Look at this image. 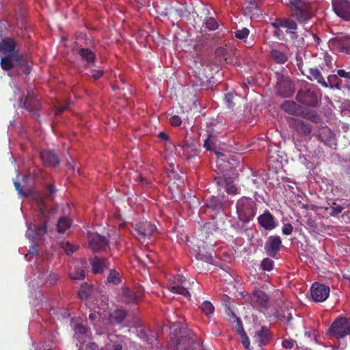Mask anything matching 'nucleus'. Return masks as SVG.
Instances as JSON below:
<instances>
[{"instance_id":"1","label":"nucleus","mask_w":350,"mask_h":350,"mask_svg":"<svg viewBox=\"0 0 350 350\" xmlns=\"http://www.w3.org/2000/svg\"><path fill=\"white\" fill-rule=\"evenodd\" d=\"M15 48V42L11 38L3 39L0 42V53L4 54L1 57V66L4 70L22 66L23 59Z\"/></svg>"},{"instance_id":"2","label":"nucleus","mask_w":350,"mask_h":350,"mask_svg":"<svg viewBox=\"0 0 350 350\" xmlns=\"http://www.w3.org/2000/svg\"><path fill=\"white\" fill-rule=\"evenodd\" d=\"M40 214L41 221H44V224H42L38 226H35L32 223H27V230L26 232V237L29 240H33L36 239H40L41 237L46 232V222L50 219V215L54 213V210L51 209L49 213L47 210V207L42 203L39 205Z\"/></svg>"},{"instance_id":"3","label":"nucleus","mask_w":350,"mask_h":350,"mask_svg":"<svg viewBox=\"0 0 350 350\" xmlns=\"http://www.w3.org/2000/svg\"><path fill=\"white\" fill-rule=\"evenodd\" d=\"M236 208L239 219L243 223L249 222L256 215V204L250 198L242 197L240 198L237 202Z\"/></svg>"},{"instance_id":"4","label":"nucleus","mask_w":350,"mask_h":350,"mask_svg":"<svg viewBox=\"0 0 350 350\" xmlns=\"http://www.w3.org/2000/svg\"><path fill=\"white\" fill-rule=\"evenodd\" d=\"M33 278L30 282L32 286L39 287L44 284H53L57 280L58 275L55 273L49 271L45 266L40 265L36 268Z\"/></svg>"},{"instance_id":"5","label":"nucleus","mask_w":350,"mask_h":350,"mask_svg":"<svg viewBox=\"0 0 350 350\" xmlns=\"http://www.w3.org/2000/svg\"><path fill=\"white\" fill-rule=\"evenodd\" d=\"M245 300L250 306L260 312H265L269 306V297L262 291L256 289L245 297Z\"/></svg>"},{"instance_id":"6","label":"nucleus","mask_w":350,"mask_h":350,"mask_svg":"<svg viewBox=\"0 0 350 350\" xmlns=\"http://www.w3.org/2000/svg\"><path fill=\"white\" fill-rule=\"evenodd\" d=\"M286 4L298 20H306L311 15V8L308 3L300 0H287Z\"/></svg>"},{"instance_id":"7","label":"nucleus","mask_w":350,"mask_h":350,"mask_svg":"<svg viewBox=\"0 0 350 350\" xmlns=\"http://www.w3.org/2000/svg\"><path fill=\"white\" fill-rule=\"evenodd\" d=\"M133 226L135 231L134 235L139 241L150 237L156 230V227L148 221H135L133 224Z\"/></svg>"},{"instance_id":"8","label":"nucleus","mask_w":350,"mask_h":350,"mask_svg":"<svg viewBox=\"0 0 350 350\" xmlns=\"http://www.w3.org/2000/svg\"><path fill=\"white\" fill-rule=\"evenodd\" d=\"M330 332L337 338H343L350 334V319H337L332 324Z\"/></svg>"},{"instance_id":"9","label":"nucleus","mask_w":350,"mask_h":350,"mask_svg":"<svg viewBox=\"0 0 350 350\" xmlns=\"http://www.w3.org/2000/svg\"><path fill=\"white\" fill-rule=\"evenodd\" d=\"M332 8L338 16L350 21V3L348 0H332Z\"/></svg>"},{"instance_id":"10","label":"nucleus","mask_w":350,"mask_h":350,"mask_svg":"<svg viewBox=\"0 0 350 350\" xmlns=\"http://www.w3.org/2000/svg\"><path fill=\"white\" fill-rule=\"evenodd\" d=\"M329 287L318 282L314 283L311 286V296L317 302H323L329 295Z\"/></svg>"},{"instance_id":"11","label":"nucleus","mask_w":350,"mask_h":350,"mask_svg":"<svg viewBox=\"0 0 350 350\" xmlns=\"http://www.w3.org/2000/svg\"><path fill=\"white\" fill-rule=\"evenodd\" d=\"M89 246L94 252H98L106 248L108 241L104 237L98 233L89 232L88 234Z\"/></svg>"},{"instance_id":"12","label":"nucleus","mask_w":350,"mask_h":350,"mask_svg":"<svg viewBox=\"0 0 350 350\" xmlns=\"http://www.w3.org/2000/svg\"><path fill=\"white\" fill-rule=\"evenodd\" d=\"M276 93L282 97H289L294 93L293 83L288 77H282L277 83Z\"/></svg>"},{"instance_id":"13","label":"nucleus","mask_w":350,"mask_h":350,"mask_svg":"<svg viewBox=\"0 0 350 350\" xmlns=\"http://www.w3.org/2000/svg\"><path fill=\"white\" fill-rule=\"evenodd\" d=\"M144 293V289L142 287H139L136 291H133L128 288H122V301L129 304H137L139 300L142 298Z\"/></svg>"},{"instance_id":"14","label":"nucleus","mask_w":350,"mask_h":350,"mask_svg":"<svg viewBox=\"0 0 350 350\" xmlns=\"http://www.w3.org/2000/svg\"><path fill=\"white\" fill-rule=\"evenodd\" d=\"M185 281V278L181 275H177L173 278V284L169 286L170 291L173 293L179 294L187 297H190L189 291L182 284Z\"/></svg>"},{"instance_id":"15","label":"nucleus","mask_w":350,"mask_h":350,"mask_svg":"<svg viewBox=\"0 0 350 350\" xmlns=\"http://www.w3.org/2000/svg\"><path fill=\"white\" fill-rule=\"evenodd\" d=\"M297 100L301 103L312 106L317 103V95L315 92L310 90H300L297 96Z\"/></svg>"},{"instance_id":"16","label":"nucleus","mask_w":350,"mask_h":350,"mask_svg":"<svg viewBox=\"0 0 350 350\" xmlns=\"http://www.w3.org/2000/svg\"><path fill=\"white\" fill-rule=\"evenodd\" d=\"M258 222L267 230H272L277 226L275 219L268 211L258 216Z\"/></svg>"},{"instance_id":"17","label":"nucleus","mask_w":350,"mask_h":350,"mask_svg":"<svg viewBox=\"0 0 350 350\" xmlns=\"http://www.w3.org/2000/svg\"><path fill=\"white\" fill-rule=\"evenodd\" d=\"M39 105V100L36 98L33 92H28L26 98L20 102V106L29 112L36 110Z\"/></svg>"},{"instance_id":"18","label":"nucleus","mask_w":350,"mask_h":350,"mask_svg":"<svg viewBox=\"0 0 350 350\" xmlns=\"http://www.w3.org/2000/svg\"><path fill=\"white\" fill-rule=\"evenodd\" d=\"M282 241L279 236H271L265 245V250L269 256H274L280 248Z\"/></svg>"},{"instance_id":"19","label":"nucleus","mask_w":350,"mask_h":350,"mask_svg":"<svg viewBox=\"0 0 350 350\" xmlns=\"http://www.w3.org/2000/svg\"><path fill=\"white\" fill-rule=\"evenodd\" d=\"M75 335L79 342L84 344L90 340L91 332L88 328L81 324H77L74 328Z\"/></svg>"},{"instance_id":"20","label":"nucleus","mask_w":350,"mask_h":350,"mask_svg":"<svg viewBox=\"0 0 350 350\" xmlns=\"http://www.w3.org/2000/svg\"><path fill=\"white\" fill-rule=\"evenodd\" d=\"M243 12L245 16L250 17L251 19L258 17L259 15L258 0L245 2L243 6Z\"/></svg>"},{"instance_id":"21","label":"nucleus","mask_w":350,"mask_h":350,"mask_svg":"<svg viewBox=\"0 0 350 350\" xmlns=\"http://www.w3.org/2000/svg\"><path fill=\"white\" fill-rule=\"evenodd\" d=\"M232 319L236 322V329L237 333L240 335L241 338V342L243 345L246 349H250V340L245 332H244L241 321L239 318H238L234 313L232 312Z\"/></svg>"},{"instance_id":"22","label":"nucleus","mask_w":350,"mask_h":350,"mask_svg":"<svg viewBox=\"0 0 350 350\" xmlns=\"http://www.w3.org/2000/svg\"><path fill=\"white\" fill-rule=\"evenodd\" d=\"M40 158L46 166H55L59 160L56 154L50 150H44L40 152Z\"/></svg>"},{"instance_id":"23","label":"nucleus","mask_w":350,"mask_h":350,"mask_svg":"<svg viewBox=\"0 0 350 350\" xmlns=\"http://www.w3.org/2000/svg\"><path fill=\"white\" fill-rule=\"evenodd\" d=\"M318 138L327 145H331L334 141V135L327 126H323L317 133Z\"/></svg>"},{"instance_id":"24","label":"nucleus","mask_w":350,"mask_h":350,"mask_svg":"<svg viewBox=\"0 0 350 350\" xmlns=\"http://www.w3.org/2000/svg\"><path fill=\"white\" fill-rule=\"evenodd\" d=\"M91 265L94 273H103L105 269L108 268L107 261L105 258L95 257L92 259Z\"/></svg>"},{"instance_id":"25","label":"nucleus","mask_w":350,"mask_h":350,"mask_svg":"<svg viewBox=\"0 0 350 350\" xmlns=\"http://www.w3.org/2000/svg\"><path fill=\"white\" fill-rule=\"evenodd\" d=\"M282 109L291 115H298L301 113L299 105L291 100H286L282 105Z\"/></svg>"},{"instance_id":"26","label":"nucleus","mask_w":350,"mask_h":350,"mask_svg":"<svg viewBox=\"0 0 350 350\" xmlns=\"http://www.w3.org/2000/svg\"><path fill=\"white\" fill-rule=\"evenodd\" d=\"M309 75L308 76V79L311 81L316 80L319 83H320L323 87H328L326 81L323 77L320 70L317 68H310L308 71Z\"/></svg>"},{"instance_id":"27","label":"nucleus","mask_w":350,"mask_h":350,"mask_svg":"<svg viewBox=\"0 0 350 350\" xmlns=\"http://www.w3.org/2000/svg\"><path fill=\"white\" fill-rule=\"evenodd\" d=\"M291 124H293L295 129L303 135H308L311 132V127L308 124L305 123L300 120H294Z\"/></svg>"},{"instance_id":"28","label":"nucleus","mask_w":350,"mask_h":350,"mask_svg":"<svg viewBox=\"0 0 350 350\" xmlns=\"http://www.w3.org/2000/svg\"><path fill=\"white\" fill-rule=\"evenodd\" d=\"M255 337L260 346L265 345L269 337V329L266 327H262L261 329L256 333Z\"/></svg>"},{"instance_id":"29","label":"nucleus","mask_w":350,"mask_h":350,"mask_svg":"<svg viewBox=\"0 0 350 350\" xmlns=\"http://www.w3.org/2000/svg\"><path fill=\"white\" fill-rule=\"evenodd\" d=\"M270 54L271 57L277 64H283L288 59L286 55L279 50L273 49L271 51Z\"/></svg>"},{"instance_id":"30","label":"nucleus","mask_w":350,"mask_h":350,"mask_svg":"<svg viewBox=\"0 0 350 350\" xmlns=\"http://www.w3.org/2000/svg\"><path fill=\"white\" fill-rule=\"evenodd\" d=\"M126 317V312L122 310H117L109 315V321L112 323L119 324L122 322Z\"/></svg>"},{"instance_id":"31","label":"nucleus","mask_w":350,"mask_h":350,"mask_svg":"<svg viewBox=\"0 0 350 350\" xmlns=\"http://www.w3.org/2000/svg\"><path fill=\"white\" fill-rule=\"evenodd\" d=\"M191 146L188 144L178 145L176 147V154L183 158H189L192 155L190 154Z\"/></svg>"},{"instance_id":"32","label":"nucleus","mask_w":350,"mask_h":350,"mask_svg":"<svg viewBox=\"0 0 350 350\" xmlns=\"http://www.w3.org/2000/svg\"><path fill=\"white\" fill-rule=\"evenodd\" d=\"M71 225V221L66 217H63L59 219L57 224V231L60 233L64 232L67 229L70 228Z\"/></svg>"},{"instance_id":"33","label":"nucleus","mask_w":350,"mask_h":350,"mask_svg":"<svg viewBox=\"0 0 350 350\" xmlns=\"http://www.w3.org/2000/svg\"><path fill=\"white\" fill-rule=\"evenodd\" d=\"M80 55L82 59L88 64L93 63L95 59L94 54L89 49H82L80 51Z\"/></svg>"},{"instance_id":"34","label":"nucleus","mask_w":350,"mask_h":350,"mask_svg":"<svg viewBox=\"0 0 350 350\" xmlns=\"http://www.w3.org/2000/svg\"><path fill=\"white\" fill-rule=\"evenodd\" d=\"M279 25L280 27L289 30L291 33H293L294 31L297 29V24L295 22L288 19H284L280 21Z\"/></svg>"},{"instance_id":"35","label":"nucleus","mask_w":350,"mask_h":350,"mask_svg":"<svg viewBox=\"0 0 350 350\" xmlns=\"http://www.w3.org/2000/svg\"><path fill=\"white\" fill-rule=\"evenodd\" d=\"M200 308L206 316L212 314L215 310L213 305L208 301H203L201 304Z\"/></svg>"},{"instance_id":"36","label":"nucleus","mask_w":350,"mask_h":350,"mask_svg":"<svg viewBox=\"0 0 350 350\" xmlns=\"http://www.w3.org/2000/svg\"><path fill=\"white\" fill-rule=\"evenodd\" d=\"M91 293V287L88 284L81 285L78 295L80 299H85L88 297Z\"/></svg>"},{"instance_id":"37","label":"nucleus","mask_w":350,"mask_h":350,"mask_svg":"<svg viewBox=\"0 0 350 350\" xmlns=\"http://www.w3.org/2000/svg\"><path fill=\"white\" fill-rule=\"evenodd\" d=\"M60 247L67 255H71L77 248V246L70 244L68 242H62Z\"/></svg>"},{"instance_id":"38","label":"nucleus","mask_w":350,"mask_h":350,"mask_svg":"<svg viewBox=\"0 0 350 350\" xmlns=\"http://www.w3.org/2000/svg\"><path fill=\"white\" fill-rule=\"evenodd\" d=\"M274 262L270 258H265L261 262V267L263 270L269 271L273 269Z\"/></svg>"},{"instance_id":"39","label":"nucleus","mask_w":350,"mask_h":350,"mask_svg":"<svg viewBox=\"0 0 350 350\" xmlns=\"http://www.w3.org/2000/svg\"><path fill=\"white\" fill-rule=\"evenodd\" d=\"M206 27L210 30H215L218 27V23L216 20L212 17L206 19L205 22Z\"/></svg>"},{"instance_id":"40","label":"nucleus","mask_w":350,"mask_h":350,"mask_svg":"<svg viewBox=\"0 0 350 350\" xmlns=\"http://www.w3.org/2000/svg\"><path fill=\"white\" fill-rule=\"evenodd\" d=\"M249 30L247 28H243L242 29L237 30L234 32V36L238 39H245L249 35Z\"/></svg>"},{"instance_id":"41","label":"nucleus","mask_w":350,"mask_h":350,"mask_svg":"<svg viewBox=\"0 0 350 350\" xmlns=\"http://www.w3.org/2000/svg\"><path fill=\"white\" fill-rule=\"evenodd\" d=\"M70 277L72 280H83L85 278L84 271L82 269H80L75 272H70Z\"/></svg>"},{"instance_id":"42","label":"nucleus","mask_w":350,"mask_h":350,"mask_svg":"<svg viewBox=\"0 0 350 350\" xmlns=\"http://www.w3.org/2000/svg\"><path fill=\"white\" fill-rule=\"evenodd\" d=\"M337 76H338L340 77H344V78L350 79V72H346L345 70H342V69L338 70L337 75L329 76L328 79H329V81H331L332 79L336 78Z\"/></svg>"},{"instance_id":"43","label":"nucleus","mask_w":350,"mask_h":350,"mask_svg":"<svg viewBox=\"0 0 350 350\" xmlns=\"http://www.w3.org/2000/svg\"><path fill=\"white\" fill-rule=\"evenodd\" d=\"M214 137L210 133L208 134L207 138L204 142V147L207 150H211L212 149V145L214 144L213 142Z\"/></svg>"},{"instance_id":"44","label":"nucleus","mask_w":350,"mask_h":350,"mask_svg":"<svg viewBox=\"0 0 350 350\" xmlns=\"http://www.w3.org/2000/svg\"><path fill=\"white\" fill-rule=\"evenodd\" d=\"M197 258L208 263H213V256L211 254H202L199 253Z\"/></svg>"},{"instance_id":"45","label":"nucleus","mask_w":350,"mask_h":350,"mask_svg":"<svg viewBox=\"0 0 350 350\" xmlns=\"http://www.w3.org/2000/svg\"><path fill=\"white\" fill-rule=\"evenodd\" d=\"M118 273L116 271H111L107 277V281L113 284L119 282Z\"/></svg>"},{"instance_id":"46","label":"nucleus","mask_w":350,"mask_h":350,"mask_svg":"<svg viewBox=\"0 0 350 350\" xmlns=\"http://www.w3.org/2000/svg\"><path fill=\"white\" fill-rule=\"evenodd\" d=\"M340 44L342 50L350 53V37L345 38L342 40Z\"/></svg>"},{"instance_id":"47","label":"nucleus","mask_w":350,"mask_h":350,"mask_svg":"<svg viewBox=\"0 0 350 350\" xmlns=\"http://www.w3.org/2000/svg\"><path fill=\"white\" fill-rule=\"evenodd\" d=\"M226 53V51L224 48H219L216 50L215 54L217 57H219V58H222V59L219 60L220 63H222V62L226 61V58L225 57Z\"/></svg>"},{"instance_id":"48","label":"nucleus","mask_w":350,"mask_h":350,"mask_svg":"<svg viewBox=\"0 0 350 350\" xmlns=\"http://www.w3.org/2000/svg\"><path fill=\"white\" fill-rule=\"evenodd\" d=\"M170 123L172 126H178L182 124V120L181 118L178 116H172L170 120Z\"/></svg>"},{"instance_id":"49","label":"nucleus","mask_w":350,"mask_h":350,"mask_svg":"<svg viewBox=\"0 0 350 350\" xmlns=\"http://www.w3.org/2000/svg\"><path fill=\"white\" fill-rule=\"evenodd\" d=\"M344 209L343 206L340 205L334 204V206L331 207L330 215L335 216L338 213H340Z\"/></svg>"},{"instance_id":"50","label":"nucleus","mask_w":350,"mask_h":350,"mask_svg":"<svg viewBox=\"0 0 350 350\" xmlns=\"http://www.w3.org/2000/svg\"><path fill=\"white\" fill-rule=\"evenodd\" d=\"M293 228L291 224H284L282 226V233L285 235H289L292 233Z\"/></svg>"},{"instance_id":"51","label":"nucleus","mask_w":350,"mask_h":350,"mask_svg":"<svg viewBox=\"0 0 350 350\" xmlns=\"http://www.w3.org/2000/svg\"><path fill=\"white\" fill-rule=\"evenodd\" d=\"M295 341L293 339H285L282 341V347L285 349H292Z\"/></svg>"},{"instance_id":"52","label":"nucleus","mask_w":350,"mask_h":350,"mask_svg":"<svg viewBox=\"0 0 350 350\" xmlns=\"http://www.w3.org/2000/svg\"><path fill=\"white\" fill-rule=\"evenodd\" d=\"M234 98V95L232 93H228L225 96V101L228 105V107L232 108L234 107V104L232 103V99Z\"/></svg>"},{"instance_id":"53","label":"nucleus","mask_w":350,"mask_h":350,"mask_svg":"<svg viewBox=\"0 0 350 350\" xmlns=\"http://www.w3.org/2000/svg\"><path fill=\"white\" fill-rule=\"evenodd\" d=\"M237 187L234 185H227L226 187V191L229 194H237Z\"/></svg>"},{"instance_id":"54","label":"nucleus","mask_w":350,"mask_h":350,"mask_svg":"<svg viewBox=\"0 0 350 350\" xmlns=\"http://www.w3.org/2000/svg\"><path fill=\"white\" fill-rule=\"evenodd\" d=\"M70 102H68L66 105L59 106L55 109V114L60 115L63 111L69 108Z\"/></svg>"},{"instance_id":"55","label":"nucleus","mask_w":350,"mask_h":350,"mask_svg":"<svg viewBox=\"0 0 350 350\" xmlns=\"http://www.w3.org/2000/svg\"><path fill=\"white\" fill-rule=\"evenodd\" d=\"M14 184L16 189L18 191V193L21 196L25 195V193L23 191V189H22V187L21 186V184L18 181H16V180L14 181Z\"/></svg>"},{"instance_id":"56","label":"nucleus","mask_w":350,"mask_h":350,"mask_svg":"<svg viewBox=\"0 0 350 350\" xmlns=\"http://www.w3.org/2000/svg\"><path fill=\"white\" fill-rule=\"evenodd\" d=\"M103 71L102 70H94L92 73V77L95 79H99L103 75Z\"/></svg>"},{"instance_id":"57","label":"nucleus","mask_w":350,"mask_h":350,"mask_svg":"<svg viewBox=\"0 0 350 350\" xmlns=\"http://www.w3.org/2000/svg\"><path fill=\"white\" fill-rule=\"evenodd\" d=\"M98 316L99 317H100L102 316V314L101 312H98L97 314H95V313H91L89 315V318L90 319H91L92 321H94L97 319Z\"/></svg>"},{"instance_id":"58","label":"nucleus","mask_w":350,"mask_h":350,"mask_svg":"<svg viewBox=\"0 0 350 350\" xmlns=\"http://www.w3.org/2000/svg\"><path fill=\"white\" fill-rule=\"evenodd\" d=\"M158 137L163 141H166L168 139L167 135L164 132H160L158 134Z\"/></svg>"},{"instance_id":"59","label":"nucleus","mask_w":350,"mask_h":350,"mask_svg":"<svg viewBox=\"0 0 350 350\" xmlns=\"http://www.w3.org/2000/svg\"><path fill=\"white\" fill-rule=\"evenodd\" d=\"M87 347L90 349V350H96L97 349V345L94 342H90L87 345Z\"/></svg>"},{"instance_id":"60","label":"nucleus","mask_w":350,"mask_h":350,"mask_svg":"<svg viewBox=\"0 0 350 350\" xmlns=\"http://www.w3.org/2000/svg\"><path fill=\"white\" fill-rule=\"evenodd\" d=\"M154 254L152 252H150L148 254H146L147 258H148L150 260H153V256Z\"/></svg>"},{"instance_id":"61","label":"nucleus","mask_w":350,"mask_h":350,"mask_svg":"<svg viewBox=\"0 0 350 350\" xmlns=\"http://www.w3.org/2000/svg\"><path fill=\"white\" fill-rule=\"evenodd\" d=\"M48 190L49 191V192L51 193H53L55 191V187L52 185H48Z\"/></svg>"},{"instance_id":"62","label":"nucleus","mask_w":350,"mask_h":350,"mask_svg":"<svg viewBox=\"0 0 350 350\" xmlns=\"http://www.w3.org/2000/svg\"><path fill=\"white\" fill-rule=\"evenodd\" d=\"M136 176L139 178V181L141 183H146V180L143 177H142L141 176H139L138 174H136Z\"/></svg>"},{"instance_id":"63","label":"nucleus","mask_w":350,"mask_h":350,"mask_svg":"<svg viewBox=\"0 0 350 350\" xmlns=\"http://www.w3.org/2000/svg\"><path fill=\"white\" fill-rule=\"evenodd\" d=\"M118 238H119L118 234H114L113 237H111V239L114 240L116 243H117Z\"/></svg>"},{"instance_id":"64","label":"nucleus","mask_w":350,"mask_h":350,"mask_svg":"<svg viewBox=\"0 0 350 350\" xmlns=\"http://www.w3.org/2000/svg\"><path fill=\"white\" fill-rule=\"evenodd\" d=\"M36 252V250L34 247H31L29 250V253L30 254H33L34 252Z\"/></svg>"}]
</instances>
